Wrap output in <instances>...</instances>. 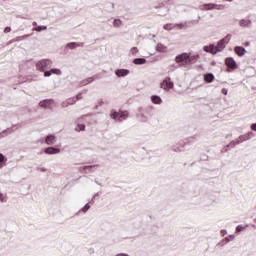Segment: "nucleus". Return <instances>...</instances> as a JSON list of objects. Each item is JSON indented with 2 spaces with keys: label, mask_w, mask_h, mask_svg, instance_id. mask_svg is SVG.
Returning <instances> with one entry per match:
<instances>
[{
  "label": "nucleus",
  "mask_w": 256,
  "mask_h": 256,
  "mask_svg": "<svg viewBox=\"0 0 256 256\" xmlns=\"http://www.w3.org/2000/svg\"><path fill=\"white\" fill-rule=\"evenodd\" d=\"M239 143H243V138L239 136L236 140L230 142L228 147H235V145H239Z\"/></svg>",
  "instance_id": "nucleus-22"
},
{
  "label": "nucleus",
  "mask_w": 256,
  "mask_h": 256,
  "mask_svg": "<svg viewBox=\"0 0 256 256\" xmlns=\"http://www.w3.org/2000/svg\"><path fill=\"white\" fill-rule=\"evenodd\" d=\"M76 131H85V125L79 124V125L76 127Z\"/></svg>",
  "instance_id": "nucleus-30"
},
{
  "label": "nucleus",
  "mask_w": 256,
  "mask_h": 256,
  "mask_svg": "<svg viewBox=\"0 0 256 256\" xmlns=\"http://www.w3.org/2000/svg\"><path fill=\"white\" fill-rule=\"evenodd\" d=\"M62 105H63V107H68L69 104L64 102Z\"/></svg>",
  "instance_id": "nucleus-41"
},
{
  "label": "nucleus",
  "mask_w": 256,
  "mask_h": 256,
  "mask_svg": "<svg viewBox=\"0 0 256 256\" xmlns=\"http://www.w3.org/2000/svg\"><path fill=\"white\" fill-rule=\"evenodd\" d=\"M194 59H199V55L191 56V53L184 52L176 56L175 61L180 65H189Z\"/></svg>",
  "instance_id": "nucleus-1"
},
{
  "label": "nucleus",
  "mask_w": 256,
  "mask_h": 256,
  "mask_svg": "<svg viewBox=\"0 0 256 256\" xmlns=\"http://www.w3.org/2000/svg\"><path fill=\"white\" fill-rule=\"evenodd\" d=\"M234 51H235L236 55H238L239 57H243V55H245V53L247 52V50H245V48H243L241 46H236L234 48Z\"/></svg>",
  "instance_id": "nucleus-14"
},
{
  "label": "nucleus",
  "mask_w": 256,
  "mask_h": 256,
  "mask_svg": "<svg viewBox=\"0 0 256 256\" xmlns=\"http://www.w3.org/2000/svg\"><path fill=\"white\" fill-rule=\"evenodd\" d=\"M203 51H205L206 53H211L212 55H217V53H219V51H217V47L213 44H210L209 46H204Z\"/></svg>",
  "instance_id": "nucleus-9"
},
{
  "label": "nucleus",
  "mask_w": 256,
  "mask_h": 256,
  "mask_svg": "<svg viewBox=\"0 0 256 256\" xmlns=\"http://www.w3.org/2000/svg\"><path fill=\"white\" fill-rule=\"evenodd\" d=\"M95 79H97L96 76L89 77V78H87V79L82 80L81 83H80V85H81L82 87H85V85H89V83H93V81H95Z\"/></svg>",
  "instance_id": "nucleus-16"
},
{
  "label": "nucleus",
  "mask_w": 256,
  "mask_h": 256,
  "mask_svg": "<svg viewBox=\"0 0 256 256\" xmlns=\"http://www.w3.org/2000/svg\"><path fill=\"white\" fill-rule=\"evenodd\" d=\"M137 53H139V48H137V47H132L129 50V55H137Z\"/></svg>",
  "instance_id": "nucleus-27"
},
{
  "label": "nucleus",
  "mask_w": 256,
  "mask_h": 256,
  "mask_svg": "<svg viewBox=\"0 0 256 256\" xmlns=\"http://www.w3.org/2000/svg\"><path fill=\"white\" fill-rule=\"evenodd\" d=\"M134 65H145L147 63V59L145 58H135L133 60Z\"/></svg>",
  "instance_id": "nucleus-20"
},
{
  "label": "nucleus",
  "mask_w": 256,
  "mask_h": 256,
  "mask_svg": "<svg viewBox=\"0 0 256 256\" xmlns=\"http://www.w3.org/2000/svg\"><path fill=\"white\" fill-rule=\"evenodd\" d=\"M89 209H91V206L87 203L83 208H81V211H83V213H87Z\"/></svg>",
  "instance_id": "nucleus-29"
},
{
  "label": "nucleus",
  "mask_w": 256,
  "mask_h": 256,
  "mask_svg": "<svg viewBox=\"0 0 256 256\" xmlns=\"http://www.w3.org/2000/svg\"><path fill=\"white\" fill-rule=\"evenodd\" d=\"M33 31H37L38 33H41V31H47V26H38L33 28Z\"/></svg>",
  "instance_id": "nucleus-26"
},
{
  "label": "nucleus",
  "mask_w": 256,
  "mask_h": 256,
  "mask_svg": "<svg viewBox=\"0 0 256 256\" xmlns=\"http://www.w3.org/2000/svg\"><path fill=\"white\" fill-rule=\"evenodd\" d=\"M251 20L242 19L239 22L240 27H251Z\"/></svg>",
  "instance_id": "nucleus-23"
},
{
  "label": "nucleus",
  "mask_w": 256,
  "mask_h": 256,
  "mask_svg": "<svg viewBox=\"0 0 256 256\" xmlns=\"http://www.w3.org/2000/svg\"><path fill=\"white\" fill-rule=\"evenodd\" d=\"M44 153H46V155H58V153H61V149L55 147H48L44 150Z\"/></svg>",
  "instance_id": "nucleus-10"
},
{
  "label": "nucleus",
  "mask_w": 256,
  "mask_h": 256,
  "mask_svg": "<svg viewBox=\"0 0 256 256\" xmlns=\"http://www.w3.org/2000/svg\"><path fill=\"white\" fill-rule=\"evenodd\" d=\"M32 25H33L34 27H37V22H33Z\"/></svg>",
  "instance_id": "nucleus-42"
},
{
  "label": "nucleus",
  "mask_w": 256,
  "mask_h": 256,
  "mask_svg": "<svg viewBox=\"0 0 256 256\" xmlns=\"http://www.w3.org/2000/svg\"><path fill=\"white\" fill-rule=\"evenodd\" d=\"M240 137L242 138V141H249V139H250V135L249 134L241 135Z\"/></svg>",
  "instance_id": "nucleus-33"
},
{
  "label": "nucleus",
  "mask_w": 256,
  "mask_h": 256,
  "mask_svg": "<svg viewBox=\"0 0 256 256\" xmlns=\"http://www.w3.org/2000/svg\"><path fill=\"white\" fill-rule=\"evenodd\" d=\"M53 65V61L49 59H42L36 63L37 71L43 72L45 69H49Z\"/></svg>",
  "instance_id": "nucleus-3"
},
{
  "label": "nucleus",
  "mask_w": 256,
  "mask_h": 256,
  "mask_svg": "<svg viewBox=\"0 0 256 256\" xmlns=\"http://www.w3.org/2000/svg\"><path fill=\"white\" fill-rule=\"evenodd\" d=\"M57 138L54 135H48L45 138L46 145H55Z\"/></svg>",
  "instance_id": "nucleus-13"
},
{
  "label": "nucleus",
  "mask_w": 256,
  "mask_h": 256,
  "mask_svg": "<svg viewBox=\"0 0 256 256\" xmlns=\"http://www.w3.org/2000/svg\"><path fill=\"white\" fill-rule=\"evenodd\" d=\"M156 51H157L158 53H167V46H165V45H163V44H161V43H158V44L156 45Z\"/></svg>",
  "instance_id": "nucleus-17"
},
{
  "label": "nucleus",
  "mask_w": 256,
  "mask_h": 256,
  "mask_svg": "<svg viewBox=\"0 0 256 256\" xmlns=\"http://www.w3.org/2000/svg\"><path fill=\"white\" fill-rule=\"evenodd\" d=\"M243 229H245V227L241 226V225H238L236 227V233H241V231H243Z\"/></svg>",
  "instance_id": "nucleus-34"
},
{
  "label": "nucleus",
  "mask_w": 256,
  "mask_h": 256,
  "mask_svg": "<svg viewBox=\"0 0 256 256\" xmlns=\"http://www.w3.org/2000/svg\"><path fill=\"white\" fill-rule=\"evenodd\" d=\"M5 161V156L0 153V163H3Z\"/></svg>",
  "instance_id": "nucleus-37"
},
{
  "label": "nucleus",
  "mask_w": 256,
  "mask_h": 256,
  "mask_svg": "<svg viewBox=\"0 0 256 256\" xmlns=\"http://www.w3.org/2000/svg\"><path fill=\"white\" fill-rule=\"evenodd\" d=\"M29 37H31V34H26L23 36H18L16 38H14V41H16V43H19V41H25V39H29Z\"/></svg>",
  "instance_id": "nucleus-24"
},
{
  "label": "nucleus",
  "mask_w": 256,
  "mask_h": 256,
  "mask_svg": "<svg viewBox=\"0 0 256 256\" xmlns=\"http://www.w3.org/2000/svg\"><path fill=\"white\" fill-rule=\"evenodd\" d=\"M67 49H77V47H81V44L76 42H71L66 45Z\"/></svg>",
  "instance_id": "nucleus-25"
},
{
  "label": "nucleus",
  "mask_w": 256,
  "mask_h": 256,
  "mask_svg": "<svg viewBox=\"0 0 256 256\" xmlns=\"http://www.w3.org/2000/svg\"><path fill=\"white\" fill-rule=\"evenodd\" d=\"M151 101L152 103H154L155 105H161V103H163V100L161 99L160 96H157V95H153L151 97Z\"/></svg>",
  "instance_id": "nucleus-18"
},
{
  "label": "nucleus",
  "mask_w": 256,
  "mask_h": 256,
  "mask_svg": "<svg viewBox=\"0 0 256 256\" xmlns=\"http://www.w3.org/2000/svg\"><path fill=\"white\" fill-rule=\"evenodd\" d=\"M0 201H1L2 203H5V201H7V196L4 195L3 193H0Z\"/></svg>",
  "instance_id": "nucleus-31"
},
{
  "label": "nucleus",
  "mask_w": 256,
  "mask_h": 256,
  "mask_svg": "<svg viewBox=\"0 0 256 256\" xmlns=\"http://www.w3.org/2000/svg\"><path fill=\"white\" fill-rule=\"evenodd\" d=\"M4 33H11V27H6L4 29Z\"/></svg>",
  "instance_id": "nucleus-36"
},
{
  "label": "nucleus",
  "mask_w": 256,
  "mask_h": 256,
  "mask_svg": "<svg viewBox=\"0 0 256 256\" xmlns=\"http://www.w3.org/2000/svg\"><path fill=\"white\" fill-rule=\"evenodd\" d=\"M40 107H43L44 109H53V107H55V101H53V100L41 101Z\"/></svg>",
  "instance_id": "nucleus-8"
},
{
  "label": "nucleus",
  "mask_w": 256,
  "mask_h": 256,
  "mask_svg": "<svg viewBox=\"0 0 256 256\" xmlns=\"http://www.w3.org/2000/svg\"><path fill=\"white\" fill-rule=\"evenodd\" d=\"M239 143H243V138L239 136L236 140L230 142L228 147H235V145H239Z\"/></svg>",
  "instance_id": "nucleus-21"
},
{
  "label": "nucleus",
  "mask_w": 256,
  "mask_h": 256,
  "mask_svg": "<svg viewBox=\"0 0 256 256\" xmlns=\"http://www.w3.org/2000/svg\"><path fill=\"white\" fill-rule=\"evenodd\" d=\"M175 87V84L173 81H171L170 77H166L161 83H160V89H163V91H171Z\"/></svg>",
  "instance_id": "nucleus-6"
},
{
  "label": "nucleus",
  "mask_w": 256,
  "mask_h": 256,
  "mask_svg": "<svg viewBox=\"0 0 256 256\" xmlns=\"http://www.w3.org/2000/svg\"><path fill=\"white\" fill-rule=\"evenodd\" d=\"M222 93H223V95H227V93H228L227 89L223 88Z\"/></svg>",
  "instance_id": "nucleus-39"
},
{
  "label": "nucleus",
  "mask_w": 256,
  "mask_h": 256,
  "mask_svg": "<svg viewBox=\"0 0 256 256\" xmlns=\"http://www.w3.org/2000/svg\"><path fill=\"white\" fill-rule=\"evenodd\" d=\"M130 71L128 69H118L116 71L117 77H127L129 75Z\"/></svg>",
  "instance_id": "nucleus-15"
},
{
  "label": "nucleus",
  "mask_w": 256,
  "mask_h": 256,
  "mask_svg": "<svg viewBox=\"0 0 256 256\" xmlns=\"http://www.w3.org/2000/svg\"><path fill=\"white\" fill-rule=\"evenodd\" d=\"M221 234H222L223 236L227 235V230H222V231H221Z\"/></svg>",
  "instance_id": "nucleus-40"
},
{
  "label": "nucleus",
  "mask_w": 256,
  "mask_h": 256,
  "mask_svg": "<svg viewBox=\"0 0 256 256\" xmlns=\"http://www.w3.org/2000/svg\"><path fill=\"white\" fill-rule=\"evenodd\" d=\"M110 116L112 119H114V121H125V119H127L129 117V112L127 111H115L112 110L110 113Z\"/></svg>",
  "instance_id": "nucleus-2"
},
{
  "label": "nucleus",
  "mask_w": 256,
  "mask_h": 256,
  "mask_svg": "<svg viewBox=\"0 0 256 256\" xmlns=\"http://www.w3.org/2000/svg\"><path fill=\"white\" fill-rule=\"evenodd\" d=\"M212 9H217V11H221L225 9V5L209 3L200 6L201 11H212Z\"/></svg>",
  "instance_id": "nucleus-5"
},
{
  "label": "nucleus",
  "mask_w": 256,
  "mask_h": 256,
  "mask_svg": "<svg viewBox=\"0 0 256 256\" xmlns=\"http://www.w3.org/2000/svg\"><path fill=\"white\" fill-rule=\"evenodd\" d=\"M176 27H179V29H183L184 27H187V24H173V23H168L165 24L163 26V29H165V31H173V29H175Z\"/></svg>",
  "instance_id": "nucleus-7"
},
{
  "label": "nucleus",
  "mask_w": 256,
  "mask_h": 256,
  "mask_svg": "<svg viewBox=\"0 0 256 256\" xmlns=\"http://www.w3.org/2000/svg\"><path fill=\"white\" fill-rule=\"evenodd\" d=\"M214 80L215 76L212 73L204 75V81H206V83H213Z\"/></svg>",
  "instance_id": "nucleus-19"
},
{
  "label": "nucleus",
  "mask_w": 256,
  "mask_h": 256,
  "mask_svg": "<svg viewBox=\"0 0 256 256\" xmlns=\"http://www.w3.org/2000/svg\"><path fill=\"white\" fill-rule=\"evenodd\" d=\"M160 11H164V12H160V15H167V13H169V9L167 8H160Z\"/></svg>",
  "instance_id": "nucleus-32"
},
{
  "label": "nucleus",
  "mask_w": 256,
  "mask_h": 256,
  "mask_svg": "<svg viewBox=\"0 0 256 256\" xmlns=\"http://www.w3.org/2000/svg\"><path fill=\"white\" fill-rule=\"evenodd\" d=\"M225 63L227 65V67H229L230 69L237 68V62H235V59H233V58H226Z\"/></svg>",
  "instance_id": "nucleus-11"
},
{
  "label": "nucleus",
  "mask_w": 256,
  "mask_h": 256,
  "mask_svg": "<svg viewBox=\"0 0 256 256\" xmlns=\"http://www.w3.org/2000/svg\"><path fill=\"white\" fill-rule=\"evenodd\" d=\"M230 41H231V34H227L224 38H222L216 46V50L218 51V53H221V51H223L225 47L229 45Z\"/></svg>",
  "instance_id": "nucleus-4"
},
{
  "label": "nucleus",
  "mask_w": 256,
  "mask_h": 256,
  "mask_svg": "<svg viewBox=\"0 0 256 256\" xmlns=\"http://www.w3.org/2000/svg\"><path fill=\"white\" fill-rule=\"evenodd\" d=\"M224 1H229V3H231L233 0H224Z\"/></svg>",
  "instance_id": "nucleus-43"
},
{
  "label": "nucleus",
  "mask_w": 256,
  "mask_h": 256,
  "mask_svg": "<svg viewBox=\"0 0 256 256\" xmlns=\"http://www.w3.org/2000/svg\"><path fill=\"white\" fill-rule=\"evenodd\" d=\"M50 71L52 75H61V69L53 68Z\"/></svg>",
  "instance_id": "nucleus-28"
},
{
  "label": "nucleus",
  "mask_w": 256,
  "mask_h": 256,
  "mask_svg": "<svg viewBox=\"0 0 256 256\" xmlns=\"http://www.w3.org/2000/svg\"><path fill=\"white\" fill-rule=\"evenodd\" d=\"M51 75H52L51 70H50V71H45V72H44V77H51Z\"/></svg>",
  "instance_id": "nucleus-35"
},
{
  "label": "nucleus",
  "mask_w": 256,
  "mask_h": 256,
  "mask_svg": "<svg viewBox=\"0 0 256 256\" xmlns=\"http://www.w3.org/2000/svg\"><path fill=\"white\" fill-rule=\"evenodd\" d=\"M69 105H73V102H68Z\"/></svg>",
  "instance_id": "nucleus-44"
},
{
  "label": "nucleus",
  "mask_w": 256,
  "mask_h": 256,
  "mask_svg": "<svg viewBox=\"0 0 256 256\" xmlns=\"http://www.w3.org/2000/svg\"><path fill=\"white\" fill-rule=\"evenodd\" d=\"M11 43H17L16 40H15V38L12 39V40H10V41L7 43V45H11Z\"/></svg>",
  "instance_id": "nucleus-38"
},
{
  "label": "nucleus",
  "mask_w": 256,
  "mask_h": 256,
  "mask_svg": "<svg viewBox=\"0 0 256 256\" xmlns=\"http://www.w3.org/2000/svg\"><path fill=\"white\" fill-rule=\"evenodd\" d=\"M246 45H249V42H248V43H246Z\"/></svg>",
  "instance_id": "nucleus-45"
},
{
  "label": "nucleus",
  "mask_w": 256,
  "mask_h": 256,
  "mask_svg": "<svg viewBox=\"0 0 256 256\" xmlns=\"http://www.w3.org/2000/svg\"><path fill=\"white\" fill-rule=\"evenodd\" d=\"M110 22L112 23L113 27L116 29H119V27L123 26V21L121 19L112 18L110 19Z\"/></svg>",
  "instance_id": "nucleus-12"
}]
</instances>
